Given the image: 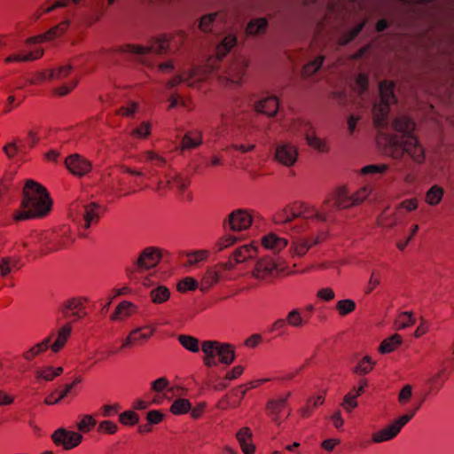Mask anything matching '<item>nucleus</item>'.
Masks as SVG:
<instances>
[{
  "label": "nucleus",
  "instance_id": "a211bd4d",
  "mask_svg": "<svg viewBox=\"0 0 454 454\" xmlns=\"http://www.w3.org/2000/svg\"><path fill=\"white\" fill-rule=\"evenodd\" d=\"M162 251L156 247H147L137 255L134 264L140 270H148L155 268L160 262Z\"/></svg>",
  "mask_w": 454,
  "mask_h": 454
},
{
  "label": "nucleus",
  "instance_id": "f704fd0d",
  "mask_svg": "<svg viewBox=\"0 0 454 454\" xmlns=\"http://www.w3.org/2000/svg\"><path fill=\"white\" fill-rule=\"evenodd\" d=\"M64 372L62 366L43 365L35 371L37 380L52 381Z\"/></svg>",
  "mask_w": 454,
  "mask_h": 454
},
{
  "label": "nucleus",
  "instance_id": "473e14b6",
  "mask_svg": "<svg viewBox=\"0 0 454 454\" xmlns=\"http://www.w3.org/2000/svg\"><path fill=\"white\" fill-rule=\"evenodd\" d=\"M367 380L362 379L358 381V387L356 390V394L353 392H348L345 395L343 401L340 403V406L348 412H351L355 408L357 407L358 403L356 398L364 392V388L367 387Z\"/></svg>",
  "mask_w": 454,
  "mask_h": 454
},
{
  "label": "nucleus",
  "instance_id": "cd10ccee",
  "mask_svg": "<svg viewBox=\"0 0 454 454\" xmlns=\"http://www.w3.org/2000/svg\"><path fill=\"white\" fill-rule=\"evenodd\" d=\"M392 127L395 131L402 134V136H398L399 137H405L414 135L416 123L409 116L400 114L393 120Z\"/></svg>",
  "mask_w": 454,
  "mask_h": 454
},
{
  "label": "nucleus",
  "instance_id": "69168bd1",
  "mask_svg": "<svg viewBox=\"0 0 454 454\" xmlns=\"http://www.w3.org/2000/svg\"><path fill=\"white\" fill-rule=\"evenodd\" d=\"M316 297L323 302H331L336 297L335 291L330 286H323L317 290Z\"/></svg>",
  "mask_w": 454,
  "mask_h": 454
},
{
  "label": "nucleus",
  "instance_id": "f03ea898",
  "mask_svg": "<svg viewBox=\"0 0 454 454\" xmlns=\"http://www.w3.org/2000/svg\"><path fill=\"white\" fill-rule=\"evenodd\" d=\"M52 201L46 189L33 180H27L23 187L20 208L13 214L15 221L42 218L51 209Z\"/></svg>",
  "mask_w": 454,
  "mask_h": 454
},
{
  "label": "nucleus",
  "instance_id": "c03bdc74",
  "mask_svg": "<svg viewBox=\"0 0 454 454\" xmlns=\"http://www.w3.org/2000/svg\"><path fill=\"white\" fill-rule=\"evenodd\" d=\"M217 268L218 266L212 267L205 272L200 280L201 291H207L219 281L220 271L217 270Z\"/></svg>",
  "mask_w": 454,
  "mask_h": 454
},
{
  "label": "nucleus",
  "instance_id": "774afa93",
  "mask_svg": "<svg viewBox=\"0 0 454 454\" xmlns=\"http://www.w3.org/2000/svg\"><path fill=\"white\" fill-rule=\"evenodd\" d=\"M198 286L199 284L196 279L192 277H186L178 282L176 288L180 293H185L197 289Z\"/></svg>",
  "mask_w": 454,
  "mask_h": 454
},
{
  "label": "nucleus",
  "instance_id": "a19ab883",
  "mask_svg": "<svg viewBox=\"0 0 454 454\" xmlns=\"http://www.w3.org/2000/svg\"><path fill=\"white\" fill-rule=\"evenodd\" d=\"M43 51L42 49L29 51L27 54L14 53L7 56L4 61L5 64L34 61L40 59L43 56Z\"/></svg>",
  "mask_w": 454,
  "mask_h": 454
},
{
  "label": "nucleus",
  "instance_id": "f3484780",
  "mask_svg": "<svg viewBox=\"0 0 454 454\" xmlns=\"http://www.w3.org/2000/svg\"><path fill=\"white\" fill-rule=\"evenodd\" d=\"M325 236L324 231L310 237H300L294 239L289 247V254L292 258H301L317 244L320 243Z\"/></svg>",
  "mask_w": 454,
  "mask_h": 454
},
{
  "label": "nucleus",
  "instance_id": "c85d7f7f",
  "mask_svg": "<svg viewBox=\"0 0 454 454\" xmlns=\"http://www.w3.org/2000/svg\"><path fill=\"white\" fill-rule=\"evenodd\" d=\"M258 254V246L255 242H251L236 248L232 254L231 259L235 263H242L250 259H253Z\"/></svg>",
  "mask_w": 454,
  "mask_h": 454
},
{
  "label": "nucleus",
  "instance_id": "20e7f679",
  "mask_svg": "<svg viewBox=\"0 0 454 454\" xmlns=\"http://www.w3.org/2000/svg\"><path fill=\"white\" fill-rule=\"evenodd\" d=\"M325 206L323 208H317V206L302 201H294L286 205L284 207L277 210L272 215V222L275 224H286L298 217L303 218L311 223L312 225H318V222L326 219Z\"/></svg>",
  "mask_w": 454,
  "mask_h": 454
},
{
  "label": "nucleus",
  "instance_id": "603ef678",
  "mask_svg": "<svg viewBox=\"0 0 454 454\" xmlns=\"http://www.w3.org/2000/svg\"><path fill=\"white\" fill-rule=\"evenodd\" d=\"M268 22L264 18H258L251 20L247 26V33L251 35L264 33Z\"/></svg>",
  "mask_w": 454,
  "mask_h": 454
},
{
  "label": "nucleus",
  "instance_id": "bf43d9fd",
  "mask_svg": "<svg viewBox=\"0 0 454 454\" xmlns=\"http://www.w3.org/2000/svg\"><path fill=\"white\" fill-rule=\"evenodd\" d=\"M73 67L70 64L59 66L54 69H49V80H62L69 75Z\"/></svg>",
  "mask_w": 454,
  "mask_h": 454
},
{
  "label": "nucleus",
  "instance_id": "2eb2a0df",
  "mask_svg": "<svg viewBox=\"0 0 454 454\" xmlns=\"http://www.w3.org/2000/svg\"><path fill=\"white\" fill-rule=\"evenodd\" d=\"M166 184L162 181L157 184L156 190L158 192L164 191L166 188L176 190L182 200L189 202L192 200V193L188 191L190 180L187 177L176 173L166 176Z\"/></svg>",
  "mask_w": 454,
  "mask_h": 454
},
{
  "label": "nucleus",
  "instance_id": "7c9ffc66",
  "mask_svg": "<svg viewBox=\"0 0 454 454\" xmlns=\"http://www.w3.org/2000/svg\"><path fill=\"white\" fill-rule=\"evenodd\" d=\"M138 307L131 301L120 302L111 316L113 321H125L137 312Z\"/></svg>",
  "mask_w": 454,
  "mask_h": 454
},
{
  "label": "nucleus",
  "instance_id": "bb28decb",
  "mask_svg": "<svg viewBox=\"0 0 454 454\" xmlns=\"http://www.w3.org/2000/svg\"><path fill=\"white\" fill-rule=\"evenodd\" d=\"M403 221V214L395 207L394 211L389 212L388 207L384 209L377 217V224L383 229H393Z\"/></svg>",
  "mask_w": 454,
  "mask_h": 454
},
{
  "label": "nucleus",
  "instance_id": "f8f14e48",
  "mask_svg": "<svg viewBox=\"0 0 454 454\" xmlns=\"http://www.w3.org/2000/svg\"><path fill=\"white\" fill-rule=\"evenodd\" d=\"M88 298L76 296L67 299L60 306L63 317L71 323L80 321L87 317L86 304Z\"/></svg>",
  "mask_w": 454,
  "mask_h": 454
},
{
  "label": "nucleus",
  "instance_id": "1a4fd4ad",
  "mask_svg": "<svg viewBox=\"0 0 454 454\" xmlns=\"http://www.w3.org/2000/svg\"><path fill=\"white\" fill-rule=\"evenodd\" d=\"M325 206H326V219L325 221L318 222V225L326 224L331 222L333 208L339 210L353 207L354 203L352 195H349L346 187H338L326 197L320 206H317V208H323Z\"/></svg>",
  "mask_w": 454,
  "mask_h": 454
},
{
  "label": "nucleus",
  "instance_id": "6e6552de",
  "mask_svg": "<svg viewBox=\"0 0 454 454\" xmlns=\"http://www.w3.org/2000/svg\"><path fill=\"white\" fill-rule=\"evenodd\" d=\"M69 215L73 221L82 224L83 228L88 229L99 221L101 207L95 202H88L86 204L76 202L71 206Z\"/></svg>",
  "mask_w": 454,
  "mask_h": 454
},
{
  "label": "nucleus",
  "instance_id": "de8ad7c7",
  "mask_svg": "<svg viewBox=\"0 0 454 454\" xmlns=\"http://www.w3.org/2000/svg\"><path fill=\"white\" fill-rule=\"evenodd\" d=\"M150 298L154 304H161L170 298V290L165 286H158L150 292Z\"/></svg>",
  "mask_w": 454,
  "mask_h": 454
},
{
  "label": "nucleus",
  "instance_id": "7ed1b4c3",
  "mask_svg": "<svg viewBox=\"0 0 454 454\" xmlns=\"http://www.w3.org/2000/svg\"><path fill=\"white\" fill-rule=\"evenodd\" d=\"M386 153L394 160H401L407 155L412 162L419 165L423 164L427 157L425 146L415 135L405 137L387 135Z\"/></svg>",
  "mask_w": 454,
  "mask_h": 454
},
{
  "label": "nucleus",
  "instance_id": "4468645a",
  "mask_svg": "<svg viewBox=\"0 0 454 454\" xmlns=\"http://www.w3.org/2000/svg\"><path fill=\"white\" fill-rule=\"evenodd\" d=\"M256 215L257 213L253 209L237 208L228 215L225 223L232 231H244L252 226Z\"/></svg>",
  "mask_w": 454,
  "mask_h": 454
},
{
  "label": "nucleus",
  "instance_id": "09e8293b",
  "mask_svg": "<svg viewBox=\"0 0 454 454\" xmlns=\"http://www.w3.org/2000/svg\"><path fill=\"white\" fill-rule=\"evenodd\" d=\"M68 3L69 0H54L52 3L43 5L38 10H36L32 15V19L37 20L43 13H49L58 8L66 7Z\"/></svg>",
  "mask_w": 454,
  "mask_h": 454
},
{
  "label": "nucleus",
  "instance_id": "9b49d317",
  "mask_svg": "<svg viewBox=\"0 0 454 454\" xmlns=\"http://www.w3.org/2000/svg\"><path fill=\"white\" fill-rule=\"evenodd\" d=\"M169 48V39L167 35H162L154 38L150 43L145 45L140 44H126L120 51L125 53H133L137 55L165 54Z\"/></svg>",
  "mask_w": 454,
  "mask_h": 454
},
{
  "label": "nucleus",
  "instance_id": "a18cd8bd",
  "mask_svg": "<svg viewBox=\"0 0 454 454\" xmlns=\"http://www.w3.org/2000/svg\"><path fill=\"white\" fill-rule=\"evenodd\" d=\"M356 309V303L354 300L347 298L337 301L334 306V309L338 315L344 317L353 313Z\"/></svg>",
  "mask_w": 454,
  "mask_h": 454
},
{
  "label": "nucleus",
  "instance_id": "6e6d98bb",
  "mask_svg": "<svg viewBox=\"0 0 454 454\" xmlns=\"http://www.w3.org/2000/svg\"><path fill=\"white\" fill-rule=\"evenodd\" d=\"M202 143L201 134L199 131L189 132L182 140V149L194 148Z\"/></svg>",
  "mask_w": 454,
  "mask_h": 454
},
{
  "label": "nucleus",
  "instance_id": "13d9d810",
  "mask_svg": "<svg viewBox=\"0 0 454 454\" xmlns=\"http://www.w3.org/2000/svg\"><path fill=\"white\" fill-rule=\"evenodd\" d=\"M220 17L219 12H213L203 15L199 20V28L204 33L212 30L213 23Z\"/></svg>",
  "mask_w": 454,
  "mask_h": 454
},
{
  "label": "nucleus",
  "instance_id": "4be33fe9",
  "mask_svg": "<svg viewBox=\"0 0 454 454\" xmlns=\"http://www.w3.org/2000/svg\"><path fill=\"white\" fill-rule=\"evenodd\" d=\"M290 396L291 393L288 392L284 396L272 398L267 402L265 407L266 412L274 424L280 425L284 420L282 418V412Z\"/></svg>",
  "mask_w": 454,
  "mask_h": 454
},
{
  "label": "nucleus",
  "instance_id": "423d86ee",
  "mask_svg": "<svg viewBox=\"0 0 454 454\" xmlns=\"http://www.w3.org/2000/svg\"><path fill=\"white\" fill-rule=\"evenodd\" d=\"M249 61L244 56H237L231 59L223 67L219 70V67L214 73H209L216 77L221 84L225 86H239L246 75Z\"/></svg>",
  "mask_w": 454,
  "mask_h": 454
},
{
  "label": "nucleus",
  "instance_id": "ddd939ff",
  "mask_svg": "<svg viewBox=\"0 0 454 454\" xmlns=\"http://www.w3.org/2000/svg\"><path fill=\"white\" fill-rule=\"evenodd\" d=\"M415 412L416 410L404 414L384 428L374 432L372 434V441L374 443H381L394 439L401 432L402 428L413 418Z\"/></svg>",
  "mask_w": 454,
  "mask_h": 454
},
{
  "label": "nucleus",
  "instance_id": "052dcab7",
  "mask_svg": "<svg viewBox=\"0 0 454 454\" xmlns=\"http://www.w3.org/2000/svg\"><path fill=\"white\" fill-rule=\"evenodd\" d=\"M375 362L372 361L371 356H364L358 364L353 369L354 373L358 375L367 374L372 371Z\"/></svg>",
  "mask_w": 454,
  "mask_h": 454
},
{
  "label": "nucleus",
  "instance_id": "39448f33",
  "mask_svg": "<svg viewBox=\"0 0 454 454\" xmlns=\"http://www.w3.org/2000/svg\"><path fill=\"white\" fill-rule=\"evenodd\" d=\"M201 350L204 353L202 360L207 367H213L217 364L216 356H218V362L225 365L232 364L236 356L235 348L231 344L217 340L203 341Z\"/></svg>",
  "mask_w": 454,
  "mask_h": 454
},
{
  "label": "nucleus",
  "instance_id": "c756f323",
  "mask_svg": "<svg viewBox=\"0 0 454 454\" xmlns=\"http://www.w3.org/2000/svg\"><path fill=\"white\" fill-rule=\"evenodd\" d=\"M236 439L244 454H254L255 446L253 443V434L249 427H241L236 433Z\"/></svg>",
  "mask_w": 454,
  "mask_h": 454
},
{
  "label": "nucleus",
  "instance_id": "393cba45",
  "mask_svg": "<svg viewBox=\"0 0 454 454\" xmlns=\"http://www.w3.org/2000/svg\"><path fill=\"white\" fill-rule=\"evenodd\" d=\"M304 138L307 145L321 153L329 152V145L325 138L318 137L311 125H305Z\"/></svg>",
  "mask_w": 454,
  "mask_h": 454
},
{
  "label": "nucleus",
  "instance_id": "338daca9",
  "mask_svg": "<svg viewBox=\"0 0 454 454\" xmlns=\"http://www.w3.org/2000/svg\"><path fill=\"white\" fill-rule=\"evenodd\" d=\"M372 192V187L370 184H366V185L363 186L362 188H360L358 191H356L352 195L354 206L359 205L362 202H364L370 196Z\"/></svg>",
  "mask_w": 454,
  "mask_h": 454
},
{
  "label": "nucleus",
  "instance_id": "72a5a7b5",
  "mask_svg": "<svg viewBox=\"0 0 454 454\" xmlns=\"http://www.w3.org/2000/svg\"><path fill=\"white\" fill-rule=\"evenodd\" d=\"M326 390H322L317 395L310 396L306 404L299 410L301 417L303 419L310 417L315 409L323 405Z\"/></svg>",
  "mask_w": 454,
  "mask_h": 454
},
{
  "label": "nucleus",
  "instance_id": "dca6fc26",
  "mask_svg": "<svg viewBox=\"0 0 454 454\" xmlns=\"http://www.w3.org/2000/svg\"><path fill=\"white\" fill-rule=\"evenodd\" d=\"M299 151L294 143L290 141H279L276 144L274 149L273 159L278 164L291 168L295 165L298 160Z\"/></svg>",
  "mask_w": 454,
  "mask_h": 454
},
{
  "label": "nucleus",
  "instance_id": "6ab92c4d",
  "mask_svg": "<svg viewBox=\"0 0 454 454\" xmlns=\"http://www.w3.org/2000/svg\"><path fill=\"white\" fill-rule=\"evenodd\" d=\"M65 166L76 177H82L91 172L92 162L79 153H73L66 158Z\"/></svg>",
  "mask_w": 454,
  "mask_h": 454
},
{
  "label": "nucleus",
  "instance_id": "3c124183",
  "mask_svg": "<svg viewBox=\"0 0 454 454\" xmlns=\"http://www.w3.org/2000/svg\"><path fill=\"white\" fill-rule=\"evenodd\" d=\"M416 323V318L412 312L404 311L398 315L395 321V327L397 330H403L412 326Z\"/></svg>",
  "mask_w": 454,
  "mask_h": 454
},
{
  "label": "nucleus",
  "instance_id": "0e129e2a",
  "mask_svg": "<svg viewBox=\"0 0 454 454\" xmlns=\"http://www.w3.org/2000/svg\"><path fill=\"white\" fill-rule=\"evenodd\" d=\"M419 200L417 198H409L399 202L395 207L403 214V211L411 213L419 208Z\"/></svg>",
  "mask_w": 454,
  "mask_h": 454
},
{
  "label": "nucleus",
  "instance_id": "b1692460",
  "mask_svg": "<svg viewBox=\"0 0 454 454\" xmlns=\"http://www.w3.org/2000/svg\"><path fill=\"white\" fill-rule=\"evenodd\" d=\"M289 241L275 232H269L261 238L262 247L272 254H279L287 247Z\"/></svg>",
  "mask_w": 454,
  "mask_h": 454
},
{
  "label": "nucleus",
  "instance_id": "58836bf2",
  "mask_svg": "<svg viewBox=\"0 0 454 454\" xmlns=\"http://www.w3.org/2000/svg\"><path fill=\"white\" fill-rule=\"evenodd\" d=\"M445 191L439 184H433L424 195V202L430 207L438 206L443 199Z\"/></svg>",
  "mask_w": 454,
  "mask_h": 454
},
{
  "label": "nucleus",
  "instance_id": "79ce46f5",
  "mask_svg": "<svg viewBox=\"0 0 454 454\" xmlns=\"http://www.w3.org/2000/svg\"><path fill=\"white\" fill-rule=\"evenodd\" d=\"M137 161L143 163H152L157 167H162L166 164L165 158L158 152L146 150L137 156Z\"/></svg>",
  "mask_w": 454,
  "mask_h": 454
},
{
  "label": "nucleus",
  "instance_id": "f257e3e1",
  "mask_svg": "<svg viewBox=\"0 0 454 454\" xmlns=\"http://www.w3.org/2000/svg\"><path fill=\"white\" fill-rule=\"evenodd\" d=\"M236 43L237 38L234 35H226L217 44L215 57L208 59L204 65L193 66L176 74L167 82V88L172 89L180 84H184L190 88H198L201 82L208 78L209 73H214L216 70L221 59L231 51Z\"/></svg>",
  "mask_w": 454,
  "mask_h": 454
},
{
  "label": "nucleus",
  "instance_id": "0eeeda50",
  "mask_svg": "<svg viewBox=\"0 0 454 454\" xmlns=\"http://www.w3.org/2000/svg\"><path fill=\"white\" fill-rule=\"evenodd\" d=\"M393 90L392 82H382L380 84V100L372 109L373 121L378 128H385L387 125L389 106L395 102Z\"/></svg>",
  "mask_w": 454,
  "mask_h": 454
},
{
  "label": "nucleus",
  "instance_id": "5701e85b",
  "mask_svg": "<svg viewBox=\"0 0 454 454\" xmlns=\"http://www.w3.org/2000/svg\"><path fill=\"white\" fill-rule=\"evenodd\" d=\"M279 100L276 96H265L254 104V109L257 114H264L267 117H274L278 112Z\"/></svg>",
  "mask_w": 454,
  "mask_h": 454
},
{
  "label": "nucleus",
  "instance_id": "a878e982",
  "mask_svg": "<svg viewBox=\"0 0 454 454\" xmlns=\"http://www.w3.org/2000/svg\"><path fill=\"white\" fill-rule=\"evenodd\" d=\"M82 382V376H75L72 382L64 385L63 388L60 391L55 390L49 394L45 399L44 403L47 405H54L59 403L64 398H66L74 389V387Z\"/></svg>",
  "mask_w": 454,
  "mask_h": 454
},
{
  "label": "nucleus",
  "instance_id": "5fc2aeb1",
  "mask_svg": "<svg viewBox=\"0 0 454 454\" xmlns=\"http://www.w3.org/2000/svg\"><path fill=\"white\" fill-rule=\"evenodd\" d=\"M178 341L186 350L190 352L197 353L200 350V341L193 336L180 334L178 336Z\"/></svg>",
  "mask_w": 454,
  "mask_h": 454
},
{
  "label": "nucleus",
  "instance_id": "aec40b11",
  "mask_svg": "<svg viewBox=\"0 0 454 454\" xmlns=\"http://www.w3.org/2000/svg\"><path fill=\"white\" fill-rule=\"evenodd\" d=\"M53 442L62 446L65 450H70L79 446L82 442V435L79 432L59 428L51 435Z\"/></svg>",
  "mask_w": 454,
  "mask_h": 454
},
{
  "label": "nucleus",
  "instance_id": "ea45409f",
  "mask_svg": "<svg viewBox=\"0 0 454 454\" xmlns=\"http://www.w3.org/2000/svg\"><path fill=\"white\" fill-rule=\"evenodd\" d=\"M286 325L292 328L300 329L308 324L309 319L302 315L299 308L290 309L286 316Z\"/></svg>",
  "mask_w": 454,
  "mask_h": 454
},
{
  "label": "nucleus",
  "instance_id": "412c9836",
  "mask_svg": "<svg viewBox=\"0 0 454 454\" xmlns=\"http://www.w3.org/2000/svg\"><path fill=\"white\" fill-rule=\"evenodd\" d=\"M155 329L151 325H144L137 327L129 332L128 336L123 340L121 348H131L141 345L148 341L154 334Z\"/></svg>",
  "mask_w": 454,
  "mask_h": 454
},
{
  "label": "nucleus",
  "instance_id": "49530a36",
  "mask_svg": "<svg viewBox=\"0 0 454 454\" xmlns=\"http://www.w3.org/2000/svg\"><path fill=\"white\" fill-rule=\"evenodd\" d=\"M97 425V420L90 414H80L76 422V428L79 432L87 434Z\"/></svg>",
  "mask_w": 454,
  "mask_h": 454
},
{
  "label": "nucleus",
  "instance_id": "2f4dec72",
  "mask_svg": "<svg viewBox=\"0 0 454 454\" xmlns=\"http://www.w3.org/2000/svg\"><path fill=\"white\" fill-rule=\"evenodd\" d=\"M52 334L44 338L38 343L34 344L22 354V358L27 362H32L40 355L43 354L50 348V343L51 342Z\"/></svg>",
  "mask_w": 454,
  "mask_h": 454
},
{
  "label": "nucleus",
  "instance_id": "4d7b16f0",
  "mask_svg": "<svg viewBox=\"0 0 454 454\" xmlns=\"http://www.w3.org/2000/svg\"><path fill=\"white\" fill-rule=\"evenodd\" d=\"M69 25H70L69 20H64V21L60 22L59 24H58L57 26L51 27L49 31H47L45 33L44 37H46V40H48V41H51L58 37H60L67 32V30L69 27Z\"/></svg>",
  "mask_w": 454,
  "mask_h": 454
},
{
  "label": "nucleus",
  "instance_id": "864d4df0",
  "mask_svg": "<svg viewBox=\"0 0 454 454\" xmlns=\"http://www.w3.org/2000/svg\"><path fill=\"white\" fill-rule=\"evenodd\" d=\"M192 403L188 399H176L170 406V412L174 415H183L190 411Z\"/></svg>",
  "mask_w": 454,
  "mask_h": 454
},
{
  "label": "nucleus",
  "instance_id": "e433bc0d",
  "mask_svg": "<svg viewBox=\"0 0 454 454\" xmlns=\"http://www.w3.org/2000/svg\"><path fill=\"white\" fill-rule=\"evenodd\" d=\"M448 370L445 366H442L435 372L432 373L427 380L431 392L439 391L444 385L447 377Z\"/></svg>",
  "mask_w": 454,
  "mask_h": 454
},
{
  "label": "nucleus",
  "instance_id": "680f3d73",
  "mask_svg": "<svg viewBox=\"0 0 454 454\" xmlns=\"http://www.w3.org/2000/svg\"><path fill=\"white\" fill-rule=\"evenodd\" d=\"M139 105L135 101H129L126 105L116 110V114L122 117H134L138 112Z\"/></svg>",
  "mask_w": 454,
  "mask_h": 454
},
{
  "label": "nucleus",
  "instance_id": "4c0bfd02",
  "mask_svg": "<svg viewBox=\"0 0 454 454\" xmlns=\"http://www.w3.org/2000/svg\"><path fill=\"white\" fill-rule=\"evenodd\" d=\"M71 332L72 326L70 323H67L59 328L55 341L50 343V348L53 353H59L65 347L70 337Z\"/></svg>",
  "mask_w": 454,
  "mask_h": 454
},
{
  "label": "nucleus",
  "instance_id": "c9c22d12",
  "mask_svg": "<svg viewBox=\"0 0 454 454\" xmlns=\"http://www.w3.org/2000/svg\"><path fill=\"white\" fill-rule=\"evenodd\" d=\"M21 268L20 258L17 255L3 256L0 259V275L3 278Z\"/></svg>",
  "mask_w": 454,
  "mask_h": 454
},
{
  "label": "nucleus",
  "instance_id": "9d476101",
  "mask_svg": "<svg viewBox=\"0 0 454 454\" xmlns=\"http://www.w3.org/2000/svg\"><path fill=\"white\" fill-rule=\"evenodd\" d=\"M282 271L277 260L266 255L256 261L251 270V277L258 282L268 283Z\"/></svg>",
  "mask_w": 454,
  "mask_h": 454
},
{
  "label": "nucleus",
  "instance_id": "e2e57ef3",
  "mask_svg": "<svg viewBox=\"0 0 454 454\" xmlns=\"http://www.w3.org/2000/svg\"><path fill=\"white\" fill-rule=\"evenodd\" d=\"M324 61V57L319 56L316 58L314 60L306 64L302 68V76L303 77H310L313 75L322 66Z\"/></svg>",
  "mask_w": 454,
  "mask_h": 454
},
{
  "label": "nucleus",
  "instance_id": "37998d69",
  "mask_svg": "<svg viewBox=\"0 0 454 454\" xmlns=\"http://www.w3.org/2000/svg\"><path fill=\"white\" fill-rule=\"evenodd\" d=\"M403 343V338L400 334L395 333L382 340L379 347V352L388 354L397 349Z\"/></svg>",
  "mask_w": 454,
  "mask_h": 454
},
{
  "label": "nucleus",
  "instance_id": "8fccbe9b",
  "mask_svg": "<svg viewBox=\"0 0 454 454\" xmlns=\"http://www.w3.org/2000/svg\"><path fill=\"white\" fill-rule=\"evenodd\" d=\"M152 132V124L148 121H141L130 131V137L134 139H146Z\"/></svg>",
  "mask_w": 454,
  "mask_h": 454
}]
</instances>
